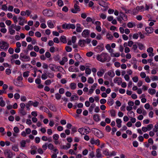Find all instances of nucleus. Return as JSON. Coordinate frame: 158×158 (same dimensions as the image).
<instances>
[{
  "label": "nucleus",
  "mask_w": 158,
  "mask_h": 158,
  "mask_svg": "<svg viewBox=\"0 0 158 158\" xmlns=\"http://www.w3.org/2000/svg\"><path fill=\"white\" fill-rule=\"evenodd\" d=\"M102 38V36L101 34H98L96 36V39L97 40H99L101 39Z\"/></svg>",
  "instance_id": "0e129e2a"
},
{
  "label": "nucleus",
  "mask_w": 158,
  "mask_h": 158,
  "mask_svg": "<svg viewBox=\"0 0 158 158\" xmlns=\"http://www.w3.org/2000/svg\"><path fill=\"white\" fill-rule=\"evenodd\" d=\"M21 101L23 102H26L27 101L26 97L24 96H21L20 98Z\"/></svg>",
  "instance_id": "e2e57ef3"
},
{
  "label": "nucleus",
  "mask_w": 158,
  "mask_h": 158,
  "mask_svg": "<svg viewBox=\"0 0 158 158\" xmlns=\"http://www.w3.org/2000/svg\"><path fill=\"white\" fill-rule=\"evenodd\" d=\"M120 16L121 17L122 19L124 21H126L127 20V16L125 15L123 13L120 12Z\"/></svg>",
  "instance_id": "f3484780"
},
{
  "label": "nucleus",
  "mask_w": 158,
  "mask_h": 158,
  "mask_svg": "<svg viewBox=\"0 0 158 158\" xmlns=\"http://www.w3.org/2000/svg\"><path fill=\"white\" fill-rule=\"evenodd\" d=\"M120 56V53L119 52H116L115 53H113L112 54H111L110 56L112 57H118Z\"/></svg>",
  "instance_id": "a878e982"
},
{
  "label": "nucleus",
  "mask_w": 158,
  "mask_h": 158,
  "mask_svg": "<svg viewBox=\"0 0 158 158\" xmlns=\"http://www.w3.org/2000/svg\"><path fill=\"white\" fill-rule=\"evenodd\" d=\"M18 20L19 24L21 26L23 25L25 22L24 19L22 17L19 16L18 18Z\"/></svg>",
  "instance_id": "f8f14e48"
},
{
  "label": "nucleus",
  "mask_w": 158,
  "mask_h": 158,
  "mask_svg": "<svg viewBox=\"0 0 158 158\" xmlns=\"http://www.w3.org/2000/svg\"><path fill=\"white\" fill-rule=\"evenodd\" d=\"M107 74L111 77H113L115 76V73L114 72L111 71H109L107 73Z\"/></svg>",
  "instance_id": "c756f323"
},
{
  "label": "nucleus",
  "mask_w": 158,
  "mask_h": 158,
  "mask_svg": "<svg viewBox=\"0 0 158 158\" xmlns=\"http://www.w3.org/2000/svg\"><path fill=\"white\" fill-rule=\"evenodd\" d=\"M48 144L47 143H45L44 144L42 145V148L43 150L45 151L47 149V147H48Z\"/></svg>",
  "instance_id": "c03bdc74"
},
{
  "label": "nucleus",
  "mask_w": 158,
  "mask_h": 158,
  "mask_svg": "<svg viewBox=\"0 0 158 158\" xmlns=\"http://www.w3.org/2000/svg\"><path fill=\"white\" fill-rule=\"evenodd\" d=\"M60 40V41L64 43H66L67 42L66 39L64 35H62L61 36Z\"/></svg>",
  "instance_id": "bb28decb"
},
{
  "label": "nucleus",
  "mask_w": 158,
  "mask_h": 158,
  "mask_svg": "<svg viewBox=\"0 0 158 158\" xmlns=\"http://www.w3.org/2000/svg\"><path fill=\"white\" fill-rule=\"evenodd\" d=\"M48 27L50 28H53L54 27V25L51 21L49 20L47 22Z\"/></svg>",
  "instance_id": "473e14b6"
},
{
  "label": "nucleus",
  "mask_w": 158,
  "mask_h": 158,
  "mask_svg": "<svg viewBox=\"0 0 158 158\" xmlns=\"http://www.w3.org/2000/svg\"><path fill=\"white\" fill-rule=\"evenodd\" d=\"M39 104V102L37 101L33 102V101H29L26 104V107L27 110H30V107L33 106L34 107H37Z\"/></svg>",
  "instance_id": "f03ea898"
},
{
  "label": "nucleus",
  "mask_w": 158,
  "mask_h": 158,
  "mask_svg": "<svg viewBox=\"0 0 158 158\" xmlns=\"http://www.w3.org/2000/svg\"><path fill=\"white\" fill-rule=\"evenodd\" d=\"M4 154L6 158H10V150L6 149L4 152Z\"/></svg>",
  "instance_id": "a211bd4d"
},
{
  "label": "nucleus",
  "mask_w": 158,
  "mask_h": 158,
  "mask_svg": "<svg viewBox=\"0 0 158 158\" xmlns=\"http://www.w3.org/2000/svg\"><path fill=\"white\" fill-rule=\"evenodd\" d=\"M145 31L146 34H152L154 31V29L152 27H148L145 28Z\"/></svg>",
  "instance_id": "1a4fd4ad"
},
{
  "label": "nucleus",
  "mask_w": 158,
  "mask_h": 158,
  "mask_svg": "<svg viewBox=\"0 0 158 158\" xmlns=\"http://www.w3.org/2000/svg\"><path fill=\"white\" fill-rule=\"evenodd\" d=\"M83 128L84 130V133L86 134H88L90 132L91 130L89 127H85Z\"/></svg>",
  "instance_id": "b1692460"
},
{
  "label": "nucleus",
  "mask_w": 158,
  "mask_h": 158,
  "mask_svg": "<svg viewBox=\"0 0 158 158\" xmlns=\"http://www.w3.org/2000/svg\"><path fill=\"white\" fill-rule=\"evenodd\" d=\"M138 45L139 48L140 50H143L145 48L144 45L142 43H137Z\"/></svg>",
  "instance_id": "cd10ccee"
},
{
  "label": "nucleus",
  "mask_w": 158,
  "mask_h": 158,
  "mask_svg": "<svg viewBox=\"0 0 158 158\" xmlns=\"http://www.w3.org/2000/svg\"><path fill=\"white\" fill-rule=\"evenodd\" d=\"M97 60L102 63L108 62V54L106 53L102 52L100 54H98L96 56Z\"/></svg>",
  "instance_id": "f257e3e1"
},
{
  "label": "nucleus",
  "mask_w": 158,
  "mask_h": 158,
  "mask_svg": "<svg viewBox=\"0 0 158 158\" xmlns=\"http://www.w3.org/2000/svg\"><path fill=\"white\" fill-rule=\"evenodd\" d=\"M95 107V104L94 103H93L91 104L90 107L89 108V110L90 113L92 112L93 110V109Z\"/></svg>",
  "instance_id": "c85d7f7f"
},
{
  "label": "nucleus",
  "mask_w": 158,
  "mask_h": 158,
  "mask_svg": "<svg viewBox=\"0 0 158 158\" xmlns=\"http://www.w3.org/2000/svg\"><path fill=\"white\" fill-rule=\"evenodd\" d=\"M85 73L87 74H90L91 73V70L89 68H86L85 70Z\"/></svg>",
  "instance_id": "4d7b16f0"
},
{
  "label": "nucleus",
  "mask_w": 158,
  "mask_h": 158,
  "mask_svg": "<svg viewBox=\"0 0 158 158\" xmlns=\"http://www.w3.org/2000/svg\"><path fill=\"white\" fill-rule=\"evenodd\" d=\"M19 110L20 114L23 116L27 114V112L24 109H19Z\"/></svg>",
  "instance_id": "dca6fc26"
},
{
  "label": "nucleus",
  "mask_w": 158,
  "mask_h": 158,
  "mask_svg": "<svg viewBox=\"0 0 158 158\" xmlns=\"http://www.w3.org/2000/svg\"><path fill=\"white\" fill-rule=\"evenodd\" d=\"M135 26V24H133L131 22L128 23L127 24V26L129 28H132Z\"/></svg>",
  "instance_id": "09e8293b"
},
{
  "label": "nucleus",
  "mask_w": 158,
  "mask_h": 158,
  "mask_svg": "<svg viewBox=\"0 0 158 158\" xmlns=\"http://www.w3.org/2000/svg\"><path fill=\"white\" fill-rule=\"evenodd\" d=\"M11 58L13 59H17L19 57V55L17 54H14L11 56Z\"/></svg>",
  "instance_id": "ea45409f"
},
{
  "label": "nucleus",
  "mask_w": 158,
  "mask_h": 158,
  "mask_svg": "<svg viewBox=\"0 0 158 158\" xmlns=\"http://www.w3.org/2000/svg\"><path fill=\"white\" fill-rule=\"evenodd\" d=\"M114 103V100L112 99H110L107 101V104L110 106H111Z\"/></svg>",
  "instance_id": "c9c22d12"
},
{
  "label": "nucleus",
  "mask_w": 158,
  "mask_h": 158,
  "mask_svg": "<svg viewBox=\"0 0 158 158\" xmlns=\"http://www.w3.org/2000/svg\"><path fill=\"white\" fill-rule=\"evenodd\" d=\"M74 57L76 60L77 61H79L81 60H81L82 59L80 55L78 53H77L75 55Z\"/></svg>",
  "instance_id": "393cba45"
},
{
  "label": "nucleus",
  "mask_w": 158,
  "mask_h": 158,
  "mask_svg": "<svg viewBox=\"0 0 158 158\" xmlns=\"http://www.w3.org/2000/svg\"><path fill=\"white\" fill-rule=\"evenodd\" d=\"M65 49L67 52H70L72 51V48L69 46H67L65 47Z\"/></svg>",
  "instance_id": "338daca9"
},
{
  "label": "nucleus",
  "mask_w": 158,
  "mask_h": 158,
  "mask_svg": "<svg viewBox=\"0 0 158 158\" xmlns=\"http://www.w3.org/2000/svg\"><path fill=\"white\" fill-rule=\"evenodd\" d=\"M90 33V31L89 30H84L82 33L81 35L83 37L86 38L89 35Z\"/></svg>",
  "instance_id": "6e6552de"
},
{
  "label": "nucleus",
  "mask_w": 158,
  "mask_h": 158,
  "mask_svg": "<svg viewBox=\"0 0 158 158\" xmlns=\"http://www.w3.org/2000/svg\"><path fill=\"white\" fill-rule=\"evenodd\" d=\"M43 13L44 15L48 17L52 16L54 14L52 10L48 9L44 10L43 11Z\"/></svg>",
  "instance_id": "39448f33"
},
{
  "label": "nucleus",
  "mask_w": 158,
  "mask_h": 158,
  "mask_svg": "<svg viewBox=\"0 0 158 158\" xmlns=\"http://www.w3.org/2000/svg\"><path fill=\"white\" fill-rule=\"evenodd\" d=\"M156 90L152 88H149L148 89V93L151 95H153L155 94L156 93Z\"/></svg>",
  "instance_id": "412c9836"
},
{
  "label": "nucleus",
  "mask_w": 158,
  "mask_h": 158,
  "mask_svg": "<svg viewBox=\"0 0 158 158\" xmlns=\"http://www.w3.org/2000/svg\"><path fill=\"white\" fill-rule=\"evenodd\" d=\"M106 37L109 40H112L113 39V35L110 34H108L106 35Z\"/></svg>",
  "instance_id": "5fc2aeb1"
},
{
  "label": "nucleus",
  "mask_w": 158,
  "mask_h": 158,
  "mask_svg": "<svg viewBox=\"0 0 158 158\" xmlns=\"http://www.w3.org/2000/svg\"><path fill=\"white\" fill-rule=\"evenodd\" d=\"M20 108L19 109H24V107L26 106V104L23 102H21L20 104Z\"/></svg>",
  "instance_id": "680f3d73"
},
{
  "label": "nucleus",
  "mask_w": 158,
  "mask_h": 158,
  "mask_svg": "<svg viewBox=\"0 0 158 158\" xmlns=\"http://www.w3.org/2000/svg\"><path fill=\"white\" fill-rule=\"evenodd\" d=\"M78 97L77 95H73L71 97V101H72L74 100H77L78 99Z\"/></svg>",
  "instance_id": "72a5a7b5"
},
{
  "label": "nucleus",
  "mask_w": 158,
  "mask_h": 158,
  "mask_svg": "<svg viewBox=\"0 0 158 158\" xmlns=\"http://www.w3.org/2000/svg\"><path fill=\"white\" fill-rule=\"evenodd\" d=\"M140 75L142 78H145L146 77V75L144 72H141L140 74Z\"/></svg>",
  "instance_id": "8fccbe9b"
},
{
  "label": "nucleus",
  "mask_w": 158,
  "mask_h": 158,
  "mask_svg": "<svg viewBox=\"0 0 158 158\" xmlns=\"http://www.w3.org/2000/svg\"><path fill=\"white\" fill-rule=\"evenodd\" d=\"M93 118L96 121H98L100 120L99 116L97 114L94 115L93 116Z\"/></svg>",
  "instance_id": "7c9ffc66"
},
{
  "label": "nucleus",
  "mask_w": 158,
  "mask_h": 158,
  "mask_svg": "<svg viewBox=\"0 0 158 158\" xmlns=\"http://www.w3.org/2000/svg\"><path fill=\"white\" fill-rule=\"evenodd\" d=\"M57 3L59 6H62L64 5L63 2L62 0H58Z\"/></svg>",
  "instance_id": "a18cd8bd"
},
{
  "label": "nucleus",
  "mask_w": 158,
  "mask_h": 158,
  "mask_svg": "<svg viewBox=\"0 0 158 158\" xmlns=\"http://www.w3.org/2000/svg\"><path fill=\"white\" fill-rule=\"evenodd\" d=\"M18 107V105L16 103H15L12 106H10V109L13 108L14 109H16Z\"/></svg>",
  "instance_id": "052dcab7"
},
{
  "label": "nucleus",
  "mask_w": 158,
  "mask_h": 158,
  "mask_svg": "<svg viewBox=\"0 0 158 158\" xmlns=\"http://www.w3.org/2000/svg\"><path fill=\"white\" fill-rule=\"evenodd\" d=\"M47 75L48 77L50 78H52L54 76V73H48Z\"/></svg>",
  "instance_id": "f704fd0d"
},
{
  "label": "nucleus",
  "mask_w": 158,
  "mask_h": 158,
  "mask_svg": "<svg viewBox=\"0 0 158 158\" xmlns=\"http://www.w3.org/2000/svg\"><path fill=\"white\" fill-rule=\"evenodd\" d=\"M146 127L148 131H150L153 127V125L152 124H150L148 125Z\"/></svg>",
  "instance_id": "3c124183"
},
{
  "label": "nucleus",
  "mask_w": 158,
  "mask_h": 158,
  "mask_svg": "<svg viewBox=\"0 0 158 158\" xmlns=\"http://www.w3.org/2000/svg\"><path fill=\"white\" fill-rule=\"evenodd\" d=\"M154 127L155 128L153 129V131L154 132H156L158 131V125L156 124Z\"/></svg>",
  "instance_id": "774afa93"
},
{
  "label": "nucleus",
  "mask_w": 158,
  "mask_h": 158,
  "mask_svg": "<svg viewBox=\"0 0 158 158\" xmlns=\"http://www.w3.org/2000/svg\"><path fill=\"white\" fill-rule=\"evenodd\" d=\"M92 131L94 135L98 138H101L104 136V134L102 132L97 129L94 128Z\"/></svg>",
  "instance_id": "7ed1b4c3"
},
{
  "label": "nucleus",
  "mask_w": 158,
  "mask_h": 158,
  "mask_svg": "<svg viewBox=\"0 0 158 158\" xmlns=\"http://www.w3.org/2000/svg\"><path fill=\"white\" fill-rule=\"evenodd\" d=\"M30 56L32 57H36L37 56V54L34 51H31L30 53Z\"/></svg>",
  "instance_id": "603ef678"
},
{
  "label": "nucleus",
  "mask_w": 158,
  "mask_h": 158,
  "mask_svg": "<svg viewBox=\"0 0 158 158\" xmlns=\"http://www.w3.org/2000/svg\"><path fill=\"white\" fill-rule=\"evenodd\" d=\"M70 87L72 90H75L77 88V84L74 82L70 84Z\"/></svg>",
  "instance_id": "6ab92c4d"
},
{
  "label": "nucleus",
  "mask_w": 158,
  "mask_h": 158,
  "mask_svg": "<svg viewBox=\"0 0 158 158\" xmlns=\"http://www.w3.org/2000/svg\"><path fill=\"white\" fill-rule=\"evenodd\" d=\"M53 138L54 140H58L59 138V135L57 134H54L53 135Z\"/></svg>",
  "instance_id": "58836bf2"
},
{
  "label": "nucleus",
  "mask_w": 158,
  "mask_h": 158,
  "mask_svg": "<svg viewBox=\"0 0 158 158\" xmlns=\"http://www.w3.org/2000/svg\"><path fill=\"white\" fill-rule=\"evenodd\" d=\"M66 26L67 29L71 28L74 29H75L76 27V26L74 24L70 23L67 24Z\"/></svg>",
  "instance_id": "4be33fe9"
},
{
  "label": "nucleus",
  "mask_w": 158,
  "mask_h": 158,
  "mask_svg": "<svg viewBox=\"0 0 158 158\" xmlns=\"http://www.w3.org/2000/svg\"><path fill=\"white\" fill-rule=\"evenodd\" d=\"M48 148L50 150H52L54 152L58 154V150L56 147L54 146V145L52 143H49L48 144Z\"/></svg>",
  "instance_id": "0eeeda50"
},
{
  "label": "nucleus",
  "mask_w": 158,
  "mask_h": 158,
  "mask_svg": "<svg viewBox=\"0 0 158 158\" xmlns=\"http://www.w3.org/2000/svg\"><path fill=\"white\" fill-rule=\"evenodd\" d=\"M106 71V70L102 69H100V71L98 72L97 75L99 77H102Z\"/></svg>",
  "instance_id": "4468645a"
},
{
  "label": "nucleus",
  "mask_w": 158,
  "mask_h": 158,
  "mask_svg": "<svg viewBox=\"0 0 158 158\" xmlns=\"http://www.w3.org/2000/svg\"><path fill=\"white\" fill-rule=\"evenodd\" d=\"M144 6H137L136 7V10H138L139 11H140L141 12L142 11V10L144 9Z\"/></svg>",
  "instance_id": "49530a36"
},
{
  "label": "nucleus",
  "mask_w": 158,
  "mask_h": 158,
  "mask_svg": "<svg viewBox=\"0 0 158 158\" xmlns=\"http://www.w3.org/2000/svg\"><path fill=\"white\" fill-rule=\"evenodd\" d=\"M96 156L97 158L102 157V155L100 152V149L98 148L96 150Z\"/></svg>",
  "instance_id": "aec40b11"
},
{
  "label": "nucleus",
  "mask_w": 158,
  "mask_h": 158,
  "mask_svg": "<svg viewBox=\"0 0 158 158\" xmlns=\"http://www.w3.org/2000/svg\"><path fill=\"white\" fill-rule=\"evenodd\" d=\"M71 147V144L69 143H67L66 145H60V148L61 149H67L70 148Z\"/></svg>",
  "instance_id": "ddd939ff"
},
{
  "label": "nucleus",
  "mask_w": 158,
  "mask_h": 158,
  "mask_svg": "<svg viewBox=\"0 0 158 158\" xmlns=\"http://www.w3.org/2000/svg\"><path fill=\"white\" fill-rule=\"evenodd\" d=\"M49 67L51 70L53 71H55V65L52 64H51L49 65Z\"/></svg>",
  "instance_id": "13d9d810"
},
{
  "label": "nucleus",
  "mask_w": 158,
  "mask_h": 158,
  "mask_svg": "<svg viewBox=\"0 0 158 158\" xmlns=\"http://www.w3.org/2000/svg\"><path fill=\"white\" fill-rule=\"evenodd\" d=\"M151 78L153 81H158V77L156 76H153Z\"/></svg>",
  "instance_id": "6e6d98bb"
},
{
  "label": "nucleus",
  "mask_w": 158,
  "mask_h": 158,
  "mask_svg": "<svg viewBox=\"0 0 158 158\" xmlns=\"http://www.w3.org/2000/svg\"><path fill=\"white\" fill-rule=\"evenodd\" d=\"M9 46V44L6 42L3 41H0V48L1 49H7Z\"/></svg>",
  "instance_id": "423d86ee"
},
{
  "label": "nucleus",
  "mask_w": 158,
  "mask_h": 158,
  "mask_svg": "<svg viewBox=\"0 0 158 158\" xmlns=\"http://www.w3.org/2000/svg\"><path fill=\"white\" fill-rule=\"evenodd\" d=\"M52 83L51 80L48 79L45 81L44 82L45 84L46 85H49Z\"/></svg>",
  "instance_id": "de8ad7c7"
},
{
  "label": "nucleus",
  "mask_w": 158,
  "mask_h": 158,
  "mask_svg": "<svg viewBox=\"0 0 158 158\" xmlns=\"http://www.w3.org/2000/svg\"><path fill=\"white\" fill-rule=\"evenodd\" d=\"M12 149L16 152H17L19 151L18 146L16 145H15L13 146L12 147Z\"/></svg>",
  "instance_id": "79ce46f5"
},
{
  "label": "nucleus",
  "mask_w": 158,
  "mask_h": 158,
  "mask_svg": "<svg viewBox=\"0 0 158 158\" xmlns=\"http://www.w3.org/2000/svg\"><path fill=\"white\" fill-rule=\"evenodd\" d=\"M87 82L89 84H92L94 82V79L91 77H89L88 78Z\"/></svg>",
  "instance_id": "4c0bfd02"
},
{
  "label": "nucleus",
  "mask_w": 158,
  "mask_h": 158,
  "mask_svg": "<svg viewBox=\"0 0 158 158\" xmlns=\"http://www.w3.org/2000/svg\"><path fill=\"white\" fill-rule=\"evenodd\" d=\"M78 44L81 47H83L85 46V41L84 40H80L78 41Z\"/></svg>",
  "instance_id": "9b49d317"
},
{
  "label": "nucleus",
  "mask_w": 158,
  "mask_h": 158,
  "mask_svg": "<svg viewBox=\"0 0 158 158\" xmlns=\"http://www.w3.org/2000/svg\"><path fill=\"white\" fill-rule=\"evenodd\" d=\"M26 144V141L24 140H22L20 142V146L21 147H25Z\"/></svg>",
  "instance_id": "2f4dec72"
},
{
  "label": "nucleus",
  "mask_w": 158,
  "mask_h": 158,
  "mask_svg": "<svg viewBox=\"0 0 158 158\" xmlns=\"http://www.w3.org/2000/svg\"><path fill=\"white\" fill-rule=\"evenodd\" d=\"M95 29L98 32H100L102 31V28L101 27V25L96 27Z\"/></svg>",
  "instance_id": "69168bd1"
},
{
  "label": "nucleus",
  "mask_w": 158,
  "mask_h": 158,
  "mask_svg": "<svg viewBox=\"0 0 158 158\" xmlns=\"http://www.w3.org/2000/svg\"><path fill=\"white\" fill-rule=\"evenodd\" d=\"M68 61V59L67 58L65 57H63L62 60L60 62V64L61 65H64L65 62H66Z\"/></svg>",
  "instance_id": "5701e85b"
},
{
  "label": "nucleus",
  "mask_w": 158,
  "mask_h": 158,
  "mask_svg": "<svg viewBox=\"0 0 158 158\" xmlns=\"http://www.w3.org/2000/svg\"><path fill=\"white\" fill-rule=\"evenodd\" d=\"M33 48L34 51L35 52H38L39 50V48L37 45L33 47Z\"/></svg>",
  "instance_id": "bf43d9fd"
},
{
  "label": "nucleus",
  "mask_w": 158,
  "mask_h": 158,
  "mask_svg": "<svg viewBox=\"0 0 158 158\" xmlns=\"http://www.w3.org/2000/svg\"><path fill=\"white\" fill-rule=\"evenodd\" d=\"M99 16L101 18L103 19H105L106 18V15L104 13H101L99 15Z\"/></svg>",
  "instance_id": "e433bc0d"
},
{
  "label": "nucleus",
  "mask_w": 158,
  "mask_h": 158,
  "mask_svg": "<svg viewBox=\"0 0 158 158\" xmlns=\"http://www.w3.org/2000/svg\"><path fill=\"white\" fill-rule=\"evenodd\" d=\"M61 97V95L58 93L55 94V98L57 100H60Z\"/></svg>",
  "instance_id": "864d4df0"
},
{
  "label": "nucleus",
  "mask_w": 158,
  "mask_h": 158,
  "mask_svg": "<svg viewBox=\"0 0 158 158\" xmlns=\"http://www.w3.org/2000/svg\"><path fill=\"white\" fill-rule=\"evenodd\" d=\"M20 59L23 62L29 61L30 58L29 56H26L23 53H21L20 56Z\"/></svg>",
  "instance_id": "20e7f679"
},
{
  "label": "nucleus",
  "mask_w": 158,
  "mask_h": 158,
  "mask_svg": "<svg viewBox=\"0 0 158 158\" xmlns=\"http://www.w3.org/2000/svg\"><path fill=\"white\" fill-rule=\"evenodd\" d=\"M48 75L47 74L44 73L42 75L41 78L43 80H45L48 78Z\"/></svg>",
  "instance_id": "37998d69"
},
{
  "label": "nucleus",
  "mask_w": 158,
  "mask_h": 158,
  "mask_svg": "<svg viewBox=\"0 0 158 158\" xmlns=\"http://www.w3.org/2000/svg\"><path fill=\"white\" fill-rule=\"evenodd\" d=\"M117 126L118 128H120L122 126V120L119 118H117L116 120Z\"/></svg>",
  "instance_id": "2eb2a0df"
},
{
  "label": "nucleus",
  "mask_w": 158,
  "mask_h": 158,
  "mask_svg": "<svg viewBox=\"0 0 158 158\" xmlns=\"http://www.w3.org/2000/svg\"><path fill=\"white\" fill-rule=\"evenodd\" d=\"M80 11V9L78 5H74V8L71 9L72 12L74 13H77Z\"/></svg>",
  "instance_id": "9d476101"
},
{
  "label": "nucleus",
  "mask_w": 158,
  "mask_h": 158,
  "mask_svg": "<svg viewBox=\"0 0 158 158\" xmlns=\"http://www.w3.org/2000/svg\"><path fill=\"white\" fill-rule=\"evenodd\" d=\"M111 116L112 117H115L116 116V113L114 110H111L110 111Z\"/></svg>",
  "instance_id": "a19ab883"
}]
</instances>
